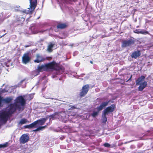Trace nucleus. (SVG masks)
Returning <instances> with one entry per match:
<instances>
[{
  "mask_svg": "<svg viewBox=\"0 0 153 153\" xmlns=\"http://www.w3.org/2000/svg\"><path fill=\"white\" fill-rule=\"evenodd\" d=\"M4 32H5V30H4Z\"/></svg>",
  "mask_w": 153,
  "mask_h": 153,
  "instance_id": "obj_41",
  "label": "nucleus"
},
{
  "mask_svg": "<svg viewBox=\"0 0 153 153\" xmlns=\"http://www.w3.org/2000/svg\"><path fill=\"white\" fill-rule=\"evenodd\" d=\"M13 98L11 97H7L5 98H3V102L9 103L11 102Z\"/></svg>",
  "mask_w": 153,
  "mask_h": 153,
  "instance_id": "obj_16",
  "label": "nucleus"
},
{
  "mask_svg": "<svg viewBox=\"0 0 153 153\" xmlns=\"http://www.w3.org/2000/svg\"><path fill=\"white\" fill-rule=\"evenodd\" d=\"M90 62H91V63H92V61H90Z\"/></svg>",
  "mask_w": 153,
  "mask_h": 153,
  "instance_id": "obj_39",
  "label": "nucleus"
},
{
  "mask_svg": "<svg viewBox=\"0 0 153 153\" xmlns=\"http://www.w3.org/2000/svg\"><path fill=\"white\" fill-rule=\"evenodd\" d=\"M134 33L138 34L140 33L143 34H150L148 31L144 30H142L141 31H139L137 30H135L134 31Z\"/></svg>",
  "mask_w": 153,
  "mask_h": 153,
  "instance_id": "obj_15",
  "label": "nucleus"
},
{
  "mask_svg": "<svg viewBox=\"0 0 153 153\" xmlns=\"http://www.w3.org/2000/svg\"><path fill=\"white\" fill-rule=\"evenodd\" d=\"M107 114H105L104 113H102V123H106V122L107 121V118L106 117V115Z\"/></svg>",
  "mask_w": 153,
  "mask_h": 153,
  "instance_id": "obj_17",
  "label": "nucleus"
},
{
  "mask_svg": "<svg viewBox=\"0 0 153 153\" xmlns=\"http://www.w3.org/2000/svg\"><path fill=\"white\" fill-rule=\"evenodd\" d=\"M16 21L19 22V24H22L25 21V19L22 16H16Z\"/></svg>",
  "mask_w": 153,
  "mask_h": 153,
  "instance_id": "obj_14",
  "label": "nucleus"
},
{
  "mask_svg": "<svg viewBox=\"0 0 153 153\" xmlns=\"http://www.w3.org/2000/svg\"><path fill=\"white\" fill-rule=\"evenodd\" d=\"M2 102H3V98L0 96V106H1Z\"/></svg>",
  "mask_w": 153,
  "mask_h": 153,
  "instance_id": "obj_28",
  "label": "nucleus"
},
{
  "mask_svg": "<svg viewBox=\"0 0 153 153\" xmlns=\"http://www.w3.org/2000/svg\"><path fill=\"white\" fill-rule=\"evenodd\" d=\"M30 60V58L29 56L28 53H25L22 57V61L23 63L26 64Z\"/></svg>",
  "mask_w": 153,
  "mask_h": 153,
  "instance_id": "obj_10",
  "label": "nucleus"
},
{
  "mask_svg": "<svg viewBox=\"0 0 153 153\" xmlns=\"http://www.w3.org/2000/svg\"><path fill=\"white\" fill-rule=\"evenodd\" d=\"M24 128H31L30 125H26L24 126Z\"/></svg>",
  "mask_w": 153,
  "mask_h": 153,
  "instance_id": "obj_30",
  "label": "nucleus"
},
{
  "mask_svg": "<svg viewBox=\"0 0 153 153\" xmlns=\"http://www.w3.org/2000/svg\"><path fill=\"white\" fill-rule=\"evenodd\" d=\"M56 63L54 62H52L48 64L42 65L43 70L47 71L49 69H55V65Z\"/></svg>",
  "mask_w": 153,
  "mask_h": 153,
  "instance_id": "obj_4",
  "label": "nucleus"
},
{
  "mask_svg": "<svg viewBox=\"0 0 153 153\" xmlns=\"http://www.w3.org/2000/svg\"><path fill=\"white\" fill-rule=\"evenodd\" d=\"M115 106L114 104H112L110 106L108 107L102 111L105 114L108 115L109 113L112 112L114 111Z\"/></svg>",
  "mask_w": 153,
  "mask_h": 153,
  "instance_id": "obj_8",
  "label": "nucleus"
},
{
  "mask_svg": "<svg viewBox=\"0 0 153 153\" xmlns=\"http://www.w3.org/2000/svg\"><path fill=\"white\" fill-rule=\"evenodd\" d=\"M8 145V143H6L3 144H0V148H4L7 146Z\"/></svg>",
  "mask_w": 153,
  "mask_h": 153,
  "instance_id": "obj_24",
  "label": "nucleus"
},
{
  "mask_svg": "<svg viewBox=\"0 0 153 153\" xmlns=\"http://www.w3.org/2000/svg\"><path fill=\"white\" fill-rule=\"evenodd\" d=\"M65 113L64 112H61L59 113H55L54 114H52L50 116V118L53 119L54 118H56L62 119H64Z\"/></svg>",
  "mask_w": 153,
  "mask_h": 153,
  "instance_id": "obj_6",
  "label": "nucleus"
},
{
  "mask_svg": "<svg viewBox=\"0 0 153 153\" xmlns=\"http://www.w3.org/2000/svg\"><path fill=\"white\" fill-rule=\"evenodd\" d=\"M66 27V25L64 24H60L58 25L57 26V27L58 28L63 29Z\"/></svg>",
  "mask_w": 153,
  "mask_h": 153,
  "instance_id": "obj_22",
  "label": "nucleus"
},
{
  "mask_svg": "<svg viewBox=\"0 0 153 153\" xmlns=\"http://www.w3.org/2000/svg\"><path fill=\"white\" fill-rule=\"evenodd\" d=\"M141 55V53L140 51H134V59L140 56Z\"/></svg>",
  "mask_w": 153,
  "mask_h": 153,
  "instance_id": "obj_21",
  "label": "nucleus"
},
{
  "mask_svg": "<svg viewBox=\"0 0 153 153\" xmlns=\"http://www.w3.org/2000/svg\"><path fill=\"white\" fill-rule=\"evenodd\" d=\"M7 91H6L4 89L2 90L1 92L2 93H4L5 92H7Z\"/></svg>",
  "mask_w": 153,
  "mask_h": 153,
  "instance_id": "obj_32",
  "label": "nucleus"
},
{
  "mask_svg": "<svg viewBox=\"0 0 153 153\" xmlns=\"http://www.w3.org/2000/svg\"><path fill=\"white\" fill-rule=\"evenodd\" d=\"M145 77V76L142 75L136 81V85H139L138 87V90L139 91H143L147 85V82L144 81Z\"/></svg>",
  "mask_w": 153,
  "mask_h": 153,
  "instance_id": "obj_2",
  "label": "nucleus"
},
{
  "mask_svg": "<svg viewBox=\"0 0 153 153\" xmlns=\"http://www.w3.org/2000/svg\"><path fill=\"white\" fill-rule=\"evenodd\" d=\"M28 122V121L27 119L25 118L21 119L19 123V125H22Z\"/></svg>",
  "mask_w": 153,
  "mask_h": 153,
  "instance_id": "obj_18",
  "label": "nucleus"
},
{
  "mask_svg": "<svg viewBox=\"0 0 153 153\" xmlns=\"http://www.w3.org/2000/svg\"><path fill=\"white\" fill-rule=\"evenodd\" d=\"M30 7L28 8L27 12L25 10L24 11V12L26 13H31L33 11L36 6L37 0H30Z\"/></svg>",
  "mask_w": 153,
  "mask_h": 153,
  "instance_id": "obj_3",
  "label": "nucleus"
},
{
  "mask_svg": "<svg viewBox=\"0 0 153 153\" xmlns=\"http://www.w3.org/2000/svg\"><path fill=\"white\" fill-rule=\"evenodd\" d=\"M47 119L45 118H42L36 121L37 125H42L46 122Z\"/></svg>",
  "mask_w": 153,
  "mask_h": 153,
  "instance_id": "obj_13",
  "label": "nucleus"
},
{
  "mask_svg": "<svg viewBox=\"0 0 153 153\" xmlns=\"http://www.w3.org/2000/svg\"><path fill=\"white\" fill-rule=\"evenodd\" d=\"M36 122L35 121L33 123L30 124L31 128L36 127L37 126V125Z\"/></svg>",
  "mask_w": 153,
  "mask_h": 153,
  "instance_id": "obj_26",
  "label": "nucleus"
},
{
  "mask_svg": "<svg viewBox=\"0 0 153 153\" xmlns=\"http://www.w3.org/2000/svg\"><path fill=\"white\" fill-rule=\"evenodd\" d=\"M30 46V45H26L25 46V48H27Z\"/></svg>",
  "mask_w": 153,
  "mask_h": 153,
  "instance_id": "obj_34",
  "label": "nucleus"
},
{
  "mask_svg": "<svg viewBox=\"0 0 153 153\" xmlns=\"http://www.w3.org/2000/svg\"><path fill=\"white\" fill-rule=\"evenodd\" d=\"M131 76L130 78L128 80H130V79L131 78Z\"/></svg>",
  "mask_w": 153,
  "mask_h": 153,
  "instance_id": "obj_38",
  "label": "nucleus"
},
{
  "mask_svg": "<svg viewBox=\"0 0 153 153\" xmlns=\"http://www.w3.org/2000/svg\"><path fill=\"white\" fill-rule=\"evenodd\" d=\"M62 68H58V70H61Z\"/></svg>",
  "mask_w": 153,
  "mask_h": 153,
  "instance_id": "obj_35",
  "label": "nucleus"
},
{
  "mask_svg": "<svg viewBox=\"0 0 153 153\" xmlns=\"http://www.w3.org/2000/svg\"><path fill=\"white\" fill-rule=\"evenodd\" d=\"M6 34V33H5V34H4L3 35H2V36H1V37H3V36H4V35H5Z\"/></svg>",
  "mask_w": 153,
  "mask_h": 153,
  "instance_id": "obj_36",
  "label": "nucleus"
},
{
  "mask_svg": "<svg viewBox=\"0 0 153 153\" xmlns=\"http://www.w3.org/2000/svg\"><path fill=\"white\" fill-rule=\"evenodd\" d=\"M25 79H24L21 81V82L19 83V85H20L22 83H23V82H24Z\"/></svg>",
  "mask_w": 153,
  "mask_h": 153,
  "instance_id": "obj_31",
  "label": "nucleus"
},
{
  "mask_svg": "<svg viewBox=\"0 0 153 153\" xmlns=\"http://www.w3.org/2000/svg\"><path fill=\"white\" fill-rule=\"evenodd\" d=\"M50 99H53V98H50Z\"/></svg>",
  "mask_w": 153,
  "mask_h": 153,
  "instance_id": "obj_42",
  "label": "nucleus"
},
{
  "mask_svg": "<svg viewBox=\"0 0 153 153\" xmlns=\"http://www.w3.org/2000/svg\"><path fill=\"white\" fill-rule=\"evenodd\" d=\"M45 60V59L39 54L36 55V59L34 61L35 62L39 63L43 62Z\"/></svg>",
  "mask_w": 153,
  "mask_h": 153,
  "instance_id": "obj_12",
  "label": "nucleus"
},
{
  "mask_svg": "<svg viewBox=\"0 0 153 153\" xmlns=\"http://www.w3.org/2000/svg\"><path fill=\"white\" fill-rule=\"evenodd\" d=\"M134 43V40L132 39H130L129 40H123L122 42L121 47L123 48L129 47Z\"/></svg>",
  "mask_w": 153,
  "mask_h": 153,
  "instance_id": "obj_5",
  "label": "nucleus"
},
{
  "mask_svg": "<svg viewBox=\"0 0 153 153\" xmlns=\"http://www.w3.org/2000/svg\"><path fill=\"white\" fill-rule=\"evenodd\" d=\"M89 86L88 84L83 86L81 91L79 95L81 97H82L86 95L88 91Z\"/></svg>",
  "mask_w": 153,
  "mask_h": 153,
  "instance_id": "obj_7",
  "label": "nucleus"
},
{
  "mask_svg": "<svg viewBox=\"0 0 153 153\" xmlns=\"http://www.w3.org/2000/svg\"><path fill=\"white\" fill-rule=\"evenodd\" d=\"M104 146L105 147H109L110 146V145L108 143H106L104 144Z\"/></svg>",
  "mask_w": 153,
  "mask_h": 153,
  "instance_id": "obj_29",
  "label": "nucleus"
},
{
  "mask_svg": "<svg viewBox=\"0 0 153 153\" xmlns=\"http://www.w3.org/2000/svg\"><path fill=\"white\" fill-rule=\"evenodd\" d=\"M134 15V13H133V16Z\"/></svg>",
  "mask_w": 153,
  "mask_h": 153,
  "instance_id": "obj_40",
  "label": "nucleus"
},
{
  "mask_svg": "<svg viewBox=\"0 0 153 153\" xmlns=\"http://www.w3.org/2000/svg\"><path fill=\"white\" fill-rule=\"evenodd\" d=\"M131 142V141H130L128 142H126V143H125V144H126V143H129V142Z\"/></svg>",
  "mask_w": 153,
  "mask_h": 153,
  "instance_id": "obj_37",
  "label": "nucleus"
},
{
  "mask_svg": "<svg viewBox=\"0 0 153 153\" xmlns=\"http://www.w3.org/2000/svg\"><path fill=\"white\" fill-rule=\"evenodd\" d=\"M131 56L132 58H134V52H133L131 54Z\"/></svg>",
  "mask_w": 153,
  "mask_h": 153,
  "instance_id": "obj_33",
  "label": "nucleus"
},
{
  "mask_svg": "<svg viewBox=\"0 0 153 153\" xmlns=\"http://www.w3.org/2000/svg\"><path fill=\"white\" fill-rule=\"evenodd\" d=\"M14 103L11 104L4 111H0V126L3 123H5L8 117L16 111L17 109L19 111H23L26 101L21 96L18 97L14 100Z\"/></svg>",
  "mask_w": 153,
  "mask_h": 153,
  "instance_id": "obj_1",
  "label": "nucleus"
},
{
  "mask_svg": "<svg viewBox=\"0 0 153 153\" xmlns=\"http://www.w3.org/2000/svg\"><path fill=\"white\" fill-rule=\"evenodd\" d=\"M69 106L71 107L70 108L68 109L69 110L70 109H74L75 108H77L76 105H70V106Z\"/></svg>",
  "mask_w": 153,
  "mask_h": 153,
  "instance_id": "obj_27",
  "label": "nucleus"
},
{
  "mask_svg": "<svg viewBox=\"0 0 153 153\" xmlns=\"http://www.w3.org/2000/svg\"><path fill=\"white\" fill-rule=\"evenodd\" d=\"M29 136L26 134L22 135L19 141L21 143L24 144L27 142L29 140Z\"/></svg>",
  "mask_w": 153,
  "mask_h": 153,
  "instance_id": "obj_9",
  "label": "nucleus"
},
{
  "mask_svg": "<svg viewBox=\"0 0 153 153\" xmlns=\"http://www.w3.org/2000/svg\"><path fill=\"white\" fill-rule=\"evenodd\" d=\"M100 111H98L97 110V111H93V112L92 114V116L94 117L97 116L99 112Z\"/></svg>",
  "mask_w": 153,
  "mask_h": 153,
  "instance_id": "obj_23",
  "label": "nucleus"
},
{
  "mask_svg": "<svg viewBox=\"0 0 153 153\" xmlns=\"http://www.w3.org/2000/svg\"><path fill=\"white\" fill-rule=\"evenodd\" d=\"M37 70L39 72H42L43 71V68L42 65L41 66H39L37 68Z\"/></svg>",
  "mask_w": 153,
  "mask_h": 153,
  "instance_id": "obj_25",
  "label": "nucleus"
},
{
  "mask_svg": "<svg viewBox=\"0 0 153 153\" xmlns=\"http://www.w3.org/2000/svg\"><path fill=\"white\" fill-rule=\"evenodd\" d=\"M54 45L51 43H50L48 46L47 51L49 52H51L52 50V48H53Z\"/></svg>",
  "mask_w": 153,
  "mask_h": 153,
  "instance_id": "obj_19",
  "label": "nucleus"
},
{
  "mask_svg": "<svg viewBox=\"0 0 153 153\" xmlns=\"http://www.w3.org/2000/svg\"><path fill=\"white\" fill-rule=\"evenodd\" d=\"M46 127V126H39L36 129L33 130V131H37L40 130H42L45 129Z\"/></svg>",
  "mask_w": 153,
  "mask_h": 153,
  "instance_id": "obj_20",
  "label": "nucleus"
},
{
  "mask_svg": "<svg viewBox=\"0 0 153 153\" xmlns=\"http://www.w3.org/2000/svg\"><path fill=\"white\" fill-rule=\"evenodd\" d=\"M110 101L109 100L102 102L99 106L97 107L96 108L98 111H100L102 110L105 107L107 106Z\"/></svg>",
  "mask_w": 153,
  "mask_h": 153,
  "instance_id": "obj_11",
  "label": "nucleus"
}]
</instances>
